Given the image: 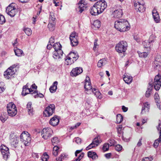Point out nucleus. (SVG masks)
<instances>
[{"instance_id": "nucleus-9", "label": "nucleus", "mask_w": 161, "mask_h": 161, "mask_svg": "<svg viewBox=\"0 0 161 161\" xmlns=\"http://www.w3.org/2000/svg\"><path fill=\"white\" fill-rule=\"evenodd\" d=\"M69 39L72 46H76L78 44V35L75 32H73L70 34Z\"/></svg>"}, {"instance_id": "nucleus-39", "label": "nucleus", "mask_w": 161, "mask_h": 161, "mask_svg": "<svg viewBox=\"0 0 161 161\" xmlns=\"http://www.w3.org/2000/svg\"><path fill=\"white\" fill-rule=\"evenodd\" d=\"M143 44L144 48L149 49H150V48L152 45V44L148 41L143 42Z\"/></svg>"}, {"instance_id": "nucleus-37", "label": "nucleus", "mask_w": 161, "mask_h": 161, "mask_svg": "<svg viewBox=\"0 0 161 161\" xmlns=\"http://www.w3.org/2000/svg\"><path fill=\"white\" fill-rule=\"evenodd\" d=\"M137 52L139 57L141 58H147L148 55V53L147 52H141L140 51H138Z\"/></svg>"}, {"instance_id": "nucleus-54", "label": "nucleus", "mask_w": 161, "mask_h": 161, "mask_svg": "<svg viewBox=\"0 0 161 161\" xmlns=\"http://www.w3.org/2000/svg\"><path fill=\"white\" fill-rule=\"evenodd\" d=\"M95 147L96 146H95L94 144L92 142L91 143L90 145H89L87 147H86V149L87 150H88L92 148Z\"/></svg>"}, {"instance_id": "nucleus-57", "label": "nucleus", "mask_w": 161, "mask_h": 161, "mask_svg": "<svg viewBox=\"0 0 161 161\" xmlns=\"http://www.w3.org/2000/svg\"><path fill=\"white\" fill-rule=\"evenodd\" d=\"M84 156V153H82L74 161H80Z\"/></svg>"}, {"instance_id": "nucleus-1", "label": "nucleus", "mask_w": 161, "mask_h": 161, "mask_svg": "<svg viewBox=\"0 0 161 161\" xmlns=\"http://www.w3.org/2000/svg\"><path fill=\"white\" fill-rule=\"evenodd\" d=\"M114 27L117 30L120 32H125L130 30V25L126 20L121 19L115 21Z\"/></svg>"}, {"instance_id": "nucleus-3", "label": "nucleus", "mask_w": 161, "mask_h": 161, "mask_svg": "<svg viewBox=\"0 0 161 161\" xmlns=\"http://www.w3.org/2000/svg\"><path fill=\"white\" fill-rule=\"evenodd\" d=\"M7 113L9 116L13 117L17 114V110L15 104L11 102L9 103L7 106Z\"/></svg>"}, {"instance_id": "nucleus-5", "label": "nucleus", "mask_w": 161, "mask_h": 161, "mask_svg": "<svg viewBox=\"0 0 161 161\" xmlns=\"http://www.w3.org/2000/svg\"><path fill=\"white\" fill-rule=\"evenodd\" d=\"M100 14L103 13L107 7V3L104 0H100L94 4Z\"/></svg>"}, {"instance_id": "nucleus-29", "label": "nucleus", "mask_w": 161, "mask_h": 161, "mask_svg": "<svg viewBox=\"0 0 161 161\" xmlns=\"http://www.w3.org/2000/svg\"><path fill=\"white\" fill-rule=\"evenodd\" d=\"M87 155L89 157L92 158V159H95L97 158L96 153L92 151H89L87 153Z\"/></svg>"}, {"instance_id": "nucleus-63", "label": "nucleus", "mask_w": 161, "mask_h": 161, "mask_svg": "<svg viewBox=\"0 0 161 161\" xmlns=\"http://www.w3.org/2000/svg\"><path fill=\"white\" fill-rule=\"evenodd\" d=\"M5 88L4 86H0V93L3 92L5 90Z\"/></svg>"}, {"instance_id": "nucleus-21", "label": "nucleus", "mask_w": 161, "mask_h": 161, "mask_svg": "<svg viewBox=\"0 0 161 161\" xmlns=\"http://www.w3.org/2000/svg\"><path fill=\"white\" fill-rule=\"evenodd\" d=\"M152 14L153 18L155 22L157 23H159L160 21L159 16L156 9H154L153 10Z\"/></svg>"}, {"instance_id": "nucleus-45", "label": "nucleus", "mask_w": 161, "mask_h": 161, "mask_svg": "<svg viewBox=\"0 0 161 161\" xmlns=\"http://www.w3.org/2000/svg\"><path fill=\"white\" fill-rule=\"evenodd\" d=\"M59 149V147L57 146H55L53 147V153L54 156H56L57 155Z\"/></svg>"}, {"instance_id": "nucleus-46", "label": "nucleus", "mask_w": 161, "mask_h": 161, "mask_svg": "<svg viewBox=\"0 0 161 161\" xmlns=\"http://www.w3.org/2000/svg\"><path fill=\"white\" fill-rule=\"evenodd\" d=\"M98 40L97 39H95L94 42V46L93 47V49L94 51H97L99 47V44L97 43Z\"/></svg>"}, {"instance_id": "nucleus-17", "label": "nucleus", "mask_w": 161, "mask_h": 161, "mask_svg": "<svg viewBox=\"0 0 161 161\" xmlns=\"http://www.w3.org/2000/svg\"><path fill=\"white\" fill-rule=\"evenodd\" d=\"M83 72L82 68L80 67H77L73 68L71 71L70 74L71 76H76L80 74Z\"/></svg>"}, {"instance_id": "nucleus-33", "label": "nucleus", "mask_w": 161, "mask_h": 161, "mask_svg": "<svg viewBox=\"0 0 161 161\" xmlns=\"http://www.w3.org/2000/svg\"><path fill=\"white\" fill-rule=\"evenodd\" d=\"M14 51L16 55L18 57L21 56L23 54V51L21 49L16 47L14 49Z\"/></svg>"}, {"instance_id": "nucleus-61", "label": "nucleus", "mask_w": 161, "mask_h": 161, "mask_svg": "<svg viewBox=\"0 0 161 161\" xmlns=\"http://www.w3.org/2000/svg\"><path fill=\"white\" fill-rule=\"evenodd\" d=\"M122 128V126L121 125H119L117 128V132L118 133L121 134V130Z\"/></svg>"}, {"instance_id": "nucleus-47", "label": "nucleus", "mask_w": 161, "mask_h": 161, "mask_svg": "<svg viewBox=\"0 0 161 161\" xmlns=\"http://www.w3.org/2000/svg\"><path fill=\"white\" fill-rule=\"evenodd\" d=\"M49 158L48 155L46 153H45L42 156L41 159L42 161H47Z\"/></svg>"}, {"instance_id": "nucleus-51", "label": "nucleus", "mask_w": 161, "mask_h": 161, "mask_svg": "<svg viewBox=\"0 0 161 161\" xmlns=\"http://www.w3.org/2000/svg\"><path fill=\"white\" fill-rule=\"evenodd\" d=\"M52 142L53 145L58 144L59 141L58 138L57 137H54L52 140Z\"/></svg>"}, {"instance_id": "nucleus-50", "label": "nucleus", "mask_w": 161, "mask_h": 161, "mask_svg": "<svg viewBox=\"0 0 161 161\" xmlns=\"http://www.w3.org/2000/svg\"><path fill=\"white\" fill-rule=\"evenodd\" d=\"M33 93H34L35 94H36V95H35L34 96V97L35 98H36V97H42L44 96L43 94H42V93H38L36 91H35L33 92V93H32V94H33Z\"/></svg>"}, {"instance_id": "nucleus-35", "label": "nucleus", "mask_w": 161, "mask_h": 161, "mask_svg": "<svg viewBox=\"0 0 161 161\" xmlns=\"http://www.w3.org/2000/svg\"><path fill=\"white\" fill-rule=\"evenodd\" d=\"M8 119V116L6 113L2 114L0 116V119L3 123H4Z\"/></svg>"}, {"instance_id": "nucleus-48", "label": "nucleus", "mask_w": 161, "mask_h": 161, "mask_svg": "<svg viewBox=\"0 0 161 161\" xmlns=\"http://www.w3.org/2000/svg\"><path fill=\"white\" fill-rule=\"evenodd\" d=\"M109 145L108 143H104L103 147V150L104 152L107 151L109 149Z\"/></svg>"}, {"instance_id": "nucleus-55", "label": "nucleus", "mask_w": 161, "mask_h": 161, "mask_svg": "<svg viewBox=\"0 0 161 161\" xmlns=\"http://www.w3.org/2000/svg\"><path fill=\"white\" fill-rule=\"evenodd\" d=\"M153 158L152 157H145L143 158L142 161H152Z\"/></svg>"}, {"instance_id": "nucleus-15", "label": "nucleus", "mask_w": 161, "mask_h": 161, "mask_svg": "<svg viewBox=\"0 0 161 161\" xmlns=\"http://www.w3.org/2000/svg\"><path fill=\"white\" fill-rule=\"evenodd\" d=\"M157 129L158 131H159V137L155 140L153 144V146L155 148H157L159 145V143L161 142V124H159L158 127Z\"/></svg>"}, {"instance_id": "nucleus-36", "label": "nucleus", "mask_w": 161, "mask_h": 161, "mask_svg": "<svg viewBox=\"0 0 161 161\" xmlns=\"http://www.w3.org/2000/svg\"><path fill=\"white\" fill-rule=\"evenodd\" d=\"M149 88L146 92L145 95L147 97H149L151 93L152 89L153 87V85L152 84H149Z\"/></svg>"}, {"instance_id": "nucleus-7", "label": "nucleus", "mask_w": 161, "mask_h": 161, "mask_svg": "<svg viewBox=\"0 0 161 161\" xmlns=\"http://www.w3.org/2000/svg\"><path fill=\"white\" fill-rule=\"evenodd\" d=\"M7 14L11 17H14L17 14V11L14 4H11L7 7L6 9Z\"/></svg>"}, {"instance_id": "nucleus-22", "label": "nucleus", "mask_w": 161, "mask_h": 161, "mask_svg": "<svg viewBox=\"0 0 161 161\" xmlns=\"http://www.w3.org/2000/svg\"><path fill=\"white\" fill-rule=\"evenodd\" d=\"M63 52L62 50L54 51L53 52V58L55 59H58L62 57Z\"/></svg>"}, {"instance_id": "nucleus-10", "label": "nucleus", "mask_w": 161, "mask_h": 161, "mask_svg": "<svg viewBox=\"0 0 161 161\" xmlns=\"http://www.w3.org/2000/svg\"><path fill=\"white\" fill-rule=\"evenodd\" d=\"M0 150L3 158L5 160H7L9 154L8 148L4 145L2 144L1 146Z\"/></svg>"}, {"instance_id": "nucleus-59", "label": "nucleus", "mask_w": 161, "mask_h": 161, "mask_svg": "<svg viewBox=\"0 0 161 161\" xmlns=\"http://www.w3.org/2000/svg\"><path fill=\"white\" fill-rule=\"evenodd\" d=\"M110 144L109 146H110L114 145L115 143V141L113 139H110L109 141Z\"/></svg>"}, {"instance_id": "nucleus-12", "label": "nucleus", "mask_w": 161, "mask_h": 161, "mask_svg": "<svg viewBox=\"0 0 161 161\" xmlns=\"http://www.w3.org/2000/svg\"><path fill=\"white\" fill-rule=\"evenodd\" d=\"M87 3L85 0H80L77 4V10L80 13H81L86 9V8Z\"/></svg>"}, {"instance_id": "nucleus-23", "label": "nucleus", "mask_w": 161, "mask_h": 161, "mask_svg": "<svg viewBox=\"0 0 161 161\" xmlns=\"http://www.w3.org/2000/svg\"><path fill=\"white\" fill-rule=\"evenodd\" d=\"M90 13L91 15L94 16L101 14L94 4L90 9Z\"/></svg>"}, {"instance_id": "nucleus-16", "label": "nucleus", "mask_w": 161, "mask_h": 161, "mask_svg": "<svg viewBox=\"0 0 161 161\" xmlns=\"http://www.w3.org/2000/svg\"><path fill=\"white\" fill-rule=\"evenodd\" d=\"M123 14L122 10L120 7H119L113 12V16L116 18H120Z\"/></svg>"}, {"instance_id": "nucleus-8", "label": "nucleus", "mask_w": 161, "mask_h": 161, "mask_svg": "<svg viewBox=\"0 0 161 161\" xmlns=\"http://www.w3.org/2000/svg\"><path fill=\"white\" fill-rule=\"evenodd\" d=\"M55 110V106L53 104H51L48 106L43 112L44 115L45 117H49L54 113Z\"/></svg>"}, {"instance_id": "nucleus-41", "label": "nucleus", "mask_w": 161, "mask_h": 161, "mask_svg": "<svg viewBox=\"0 0 161 161\" xmlns=\"http://www.w3.org/2000/svg\"><path fill=\"white\" fill-rule=\"evenodd\" d=\"M55 19L54 13L53 12H50L49 14V21L50 22H54Z\"/></svg>"}, {"instance_id": "nucleus-18", "label": "nucleus", "mask_w": 161, "mask_h": 161, "mask_svg": "<svg viewBox=\"0 0 161 161\" xmlns=\"http://www.w3.org/2000/svg\"><path fill=\"white\" fill-rule=\"evenodd\" d=\"M15 74V71L14 70H12L8 68L4 72V75L6 79H9L13 77Z\"/></svg>"}, {"instance_id": "nucleus-6", "label": "nucleus", "mask_w": 161, "mask_h": 161, "mask_svg": "<svg viewBox=\"0 0 161 161\" xmlns=\"http://www.w3.org/2000/svg\"><path fill=\"white\" fill-rule=\"evenodd\" d=\"M53 131L50 128H45L43 129L41 132L42 137L45 140H47L51 137Z\"/></svg>"}, {"instance_id": "nucleus-20", "label": "nucleus", "mask_w": 161, "mask_h": 161, "mask_svg": "<svg viewBox=\"0 0 161 161\" xmlns=\"http://www.w3.org/2000/svg\"><path fill=\"white\" fill-rule=\"evenodd\" d=\"M30 84L29 83H27L25 86H23L22 92V95L25 96L26 94L33 91L31 89V88H28Z\"/></svg>"}, {"instance_id": "nucleus-40", "label": "nucleus", "mask_w": 161, "mask_h": 161, "mask_svg": "<svg viewBox=\"0 0 161 161\" xmlns=\"http://www.w3.org/2000/svg\"><path fill=\"white\" fill-rule=\"evenodd\" d=\"M23 31L28 36H30L32 34V31L31 29L29 28H24Z\"/></svg>"}, {"instance_id": "nucleus-56", "label": "nucleus", "mask_w": 161, "mask_h": 161, "mask_svg": "<svg viewBox=\"0 0 161 161\" xmlns=\"http://www.w3.org/2000/svg\"><path fill=\"white\" fill-rule=\"evenodd\" d=\"M65 156L64 154H62L58 158H56V161H62V159L64 158Z\"/></svg>"}, {"instance_id": "nucleus-2", "label": "nucleus", "mask_w": 161, "mask_h": 161, "mask_svg": "<svg viewBox=\"0 0 161 161\" xmlns=\"http://www.w3.org/2000/svg\"><path fill=\"white\" fill-rule=\"evenodd\" d=\"M128 45L127 42L125 41H121L115 45V49L118 53H123L127 50Z\"/></svg>"}, {"instance_id": "nucleus-43", "label": "nucleus", "mask_w": 161, "mask_h": 161, "mask_svg": "<svg viewBox=\"0 0 161 161\" xmlns=\"http://www.w3.org/2000/svg\"><path fill=\"white\" fill-rule=\"evenodd\" d=\"M55 23L54 22L53 23H49L48 25V27L50 31H53L55 29Z\"/></svg>"}, {"instance_id": "nucleus-11", "label": "nucleus", "mask_w": 161, "mask_h": 161, "mask_svg": "<svg viewBox=\"0 0 161 161\" xmlns=\"http://www.w3.org/2000/svg\"><path fill=\"white\" fill-rule=\"evenodd\" d=\"M154 88L156 91L158 90L161 86V76L158 74L154 78Z\"/></svg>"}, {"instance_id": "nucleus-14", "label": "nucleus", "mask_w": 161, "mask_h": 161, "mask_svg": "<svg viewBox=\"0 0 161 161\" xmlns=\"http://www.w3.org/2000/svg\"><path fill=\"white\" fill-rule=\"evenodd\" d=\"M84 88L88 92L89 91H92L93 89L91 85L90 79L88 76H86L85 80Z\"/></svg>"}, {"instance_id": "nucleus-30", "label": "nucleus", "mask_w": 161, "mask_h": 161, "mask_svg": "<svg viewBox=\"0 0 161 161\" xmlns=\"http://www.w3.org/2000/svg\"><path fill=\"white\" fill-rule=\"evenodd\" d=\"M65 63L67 65H71L75 62L68 55H67L65 59Z\"/></svg>"}, {"instance_id": "nucleus-28", "label": "nucleus", "mask_w": 161, "mask_h": 161, "mask_svg": "<svg viewBox=\"0 0 161 161\" xmlns=\"http://www.w3.org/2000/svg\"><path fill=\"white\" fill-rule=\"evenodd\" d=\"M91 92L93 93L96 97L98 98L101 99L102 98V95L98 90L94 88L92 90V91Z\"/></svg>"}, {"instance_id": "nucleus-58", "label": "nucleus", "mask_w": 161, "mask_h": 161, "mask_svg": "<svg viewBox=\"0 0 161 161\" xmlns=\"http://www.w3.org/2000/svg\"><path fill=\"white\" fill-rule=\"evenodd\" d=\"M75 141L77 144H80L81 143V139L79 137H77L75 138Z\"/></svg>"}, {"instance_id": "nucleus-42", "label": "nucleus", "mask_w": 161, "mask_h": 161, "mask_svg": "<svg viewBox=\"0 0 161 161\" xmlns=\"http://www.w3.org/2000/svg\"><path fill=\"white\" fill-rule=\"evenodd\" d=\"M123 119V118L122 115L120 114H119L116 116V123H120L122 122Z\"/></svg>"}, {"instance_id": "nucleus-25", "label": "nucleus", "mask_w": 161, "mask_h": 161, "mask_svg": "<svg viewBox=\"0 0 161 161\" xmlns=\"http://www.w3.org/2000/svg\"><path fill=\"white\" fill-rule=\"evenodd\" d=\"M68 55L75 62L76 61L79 57L78 54L76 52H71Z\"/></svg>"}, {"instance_id": "nucleus-27", "label": "nucleus", "mask_w": 161, "mask_h": 161, "mask_svg": "<svg viewBox=\"0 0 161 161\" xmlns=\"http://www.w3.org/2000/svg\"><path fill=\"white\" fill-rule=\"evenodd\" d=\"M58 82L57 81L54 82L52 85L50 87L49 90L52 93L55 92L57 89Z\"/></svg>"}, {"instance_id": "nucleus-38", "label": "nucleus", "mask_w": 161, "mask_h": 161, "mask_svg": "<svg viewBox=\"0 0 161 161\" xmlns=\"http://www.w3.org/2000/svg\"><path fill=\"white\" fill-rule=\"evenodd\" d=\"M53 47L55 49V51L62 50L61 49L62 47L61 45L59 42H57L54 44Z\"/></svg>"}, {"instance_id": "nucleus-52", "label": "nucleus", "mask_w": 161, "mask_h": 161, "mask_svg": "<svg viewBox=\"0 0 161 161\" xmlns=\"http://www.w3.org/2000/svg\"><path fill=\"white\" fill-rule=\"evenodd\" d=\"M5 19L4 16L0 14V24L2 25L5 22Z\"/></svg>"}, {"instance_id": "nucleus-19", "label": "nucleus", "mask_w": 161, "mask_h": 161, "mask_svg": "<svg viewBox=\"0 0 161 161\" xmlns=\"http://www.w3.org/2000/svg\"><path fill=\"white\" fill-rule=\"evenodd\" d=\"M59 122V119L57 115H55L51 118L49 121V124L53 126L58 125Z\"/></svg>"}, {"instance_id": "nucleus-4", "label": "nucleus", "mask_w": 161, "mask_h": 161, "mask_svg": "<svg viewBox=\"0 0 161 161\" xmlns=\"http://www.w3.org/2000/svg\"><path fill=\"white\" fill-rule=\"evenodd\" d=\"M20 139L25 146L27 145L31 141L30 134L28 132L24 131L21 134Z\"/></svg>"}, {"instance_id": "nucleus-64", "label": "nucleus", "mask_w": 161, "mask_h": 161, "mask_svg": "<svg viewBox=\"0 0 161 161\" xmlns=\"http://www.w3.org/2000/svg\"><path fill=\"white\" fill-rule=\"evenodd\" d=\"M122 109L124 112H125L127 111L128 108L127 107H126L124 106H122Z\"/></svg>"}, {"instance_id": "nucleus-26", "label": "nucleus", "mask_w": 161, "mask_h": 161, "mask_svg": "<svg viewBox=\"0 0 161 161\" xmlns=\"http://www.w3.org/2000/svg\"><path fill=\"white\" fill-rule=\"evenodd\" d=\"M149 109V104L147 103L144 104V106L142 108L141 113L142 114L148 112Z\"/></svg>"}, {"instance_id": "nucleus-62", "label": "nucleus", "mask_w": 161, "mask_h": 161, "mask_svg": "<svg viewBox=\"0 0 161 161\" xmlns=\"http://www.w3.org/2000/svg\"><path fill=\"white\" fill-rule=\"evenodd\" d=\"M18 64H15L13 65L12 66L8 68L11 69L12 70H14V69L17 66H18Z\"/></svg>"}, {"instance_id": "nucleus-53", "label": "nucleus", "mask_w": 161, "mask_h": 161, "mask_svg": "<svg viewBox=\"0 0 161 161\" xmlns=\"http://www.w3.org/2000/svg\"><path fill=\"white\" fill-rule=\"evenodd\" d=\"M122 148V147L120 145L117 144L115 146V150L117 151H121Z\"/></svg>"}, {"instance_id": "nucleus-31", "label": "nucleus", "mask_w": 161, "mask_h": 161, "mask_svg": "<svg viewBox=\"0 0 161 161\" xmlns=\"http://www.w3.org/2000/svg\"><path fill=\"white\" fill-rule=\"evenodd\" d=\"M93 28L95 29H97L99 28L101 25V23L98 20H95L93 24Z\"/></svg>"}, {"instance_id": "nucleus-24", "label": "nucleus", "mask_w": 161, "mask_h": 161, "mask_svg": "<svg viewBox=\"0 0 161 161\" xmlns=\"http://www.w3.org/2000/svg\"><path fill=\"white\" fill-rule=\"evenodd\" d=\"M123 79L125 83L127 84L130 83L133 80L132 77L127 74H125L123 75Z\"/></svg>"}, {"instance_id": "nucleus-44", "label": "nucleus", "mask_w": 161, "mask_h": 161, "mask_svg": "<svg viewBox=\"0 0 161 161\" xmlns=\"http://www.w3.org/2000/svg\"><path fill=\"white\" fill-rule=\"evenodd\" d=\"M106 60L104 59L100 60L97 63V66L98 67H101L105 64Z\"/></svg>"}, {"instance_id": "nucleus-60", "label": "nucleus", "mask_w": 161, "mask_h": 161, "mask_svg": "<svg viewBox=\"0 0 161 161\" xmlns=\"http://www.w3.org/2000/svg\"><path fill=\"white\" fill-rule=\"evenodd\" d=\"M154 99L156 101V102L158 101L159 99L158 95L157 93H156L154 96Z\"/></svg>"}, {"instance_id": "nucleus-34", "label": "nucleus", "mask_w": 161, "mask_h": 161, "mask_svg": "<svg viewBox=\"0 0 161 161\" xmlns=\"http://www.w3.org/2000/svg\"><path fill=\"white\" fill-rule=\"evenodd\" d=\"M27 108L28 109L29 114H32L33 112V108L32 107V103L31 102L28 103L27 104Z\"/></svg>"}, {"instance_id": "nucleus-49", "label": "nucleus", "mask_w": 161, "mask_h": 161, "mask_svg": "<svg viewBox=\"0 0 161 161\" xmlns=\"http://www.w3.org/2000/svg\"><path fill=\"white\" fill-rule=\"evenodd\" d=\"M156 37L154 35H152L150 36L148 41L151 43L155 41Z\"/></svg>"}, {"instance_id": "nucleus-13", "label": "nucleus", "mask_w": 161, "mask_h": 161, "mask_svg": "<svg viewBox=\"0 0 161 161\" xmlns=\"http://www.w3.org/2000/svg\"><path fill=\"white\" fill-rule=\"evenodd\" d=\"M134 6L135 10L137 12H142L145 10V8L143 5L139 2H135Z\"/></svg>"}, {"instance_id": "nucleus-32", "label": "nucleus", "mask_w": 161, "mask_h": 161, "mask_svg": "<svg viewBox=\"0 0 161 161\" xmlns=\"http://www.w3.org/2000/svg\"><path fill=\"white\" fill-rule=\"evenodd\" d=\"M102 140L100 139V137L99 136H97L93 140L92 142L96 147L97 146L98 144L101 143Z\"/></svg>"}]
</instances>
